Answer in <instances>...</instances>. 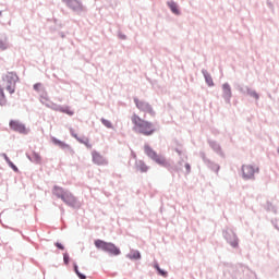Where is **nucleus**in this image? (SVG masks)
<instances>
[{
	"instance_id": "nucleus-14",
	"label": "nucleus",
	"mask_w": 279,
	"mask_h": 279,
	"mask_svg": "<svg viewBox=\"0 0 279 279\" xmlns=\"http://www.w3.org/2000/svg\"><path fill=\"white\" fill-rule=\"evenodd\" d=\"M68 5L72 8V10H82V4L77 0H69Z\"/></svg>"
},
{
	"instance_id": "nucleus-18",
	"label": "nucleus",
	"mask_w": 279,
	"mask_h": 279,
	"mask_svg": "<svg viewBox=\"0 0 279 279\" xmlns=\"http://www.w3.org/2000/svg\"><path fill=\"white\" fill-rule=\"evenodd\" d=\"M168 7L170 8L171 12H173V14H180V9H178V4L175 2L169 1Z\"/></svg>"
},
{
	"instance_id": "nucleus-21",
	"label": "nucleus",
	"mask_w": 279,
	"mask_h": 279,
	"mask_svg": "<svg viewBox=\"0 0 279 279\" xmlns=\"http://www.w3.org/2000/svg\"><path fill=\"white\" fill-rule=\"evenodd\" d=\"M222 90H223L225 97H231L232 90L230 89V85L223 84L222 85Z\"/></svg>"
},
{
	"instance_id": "nucleus-8",
	"label": "nucleus",
	"mask_w": 279,
	"mask_h": 279,
	"mask_svg": "<svg viewBox=\"0 0 279 279\" xmlns=\"http://www.w3.org/2000/svg\"><path fill=\"white\" fill-rule=\"evenodd\" d=\"M105 252H108L109 254H112L113 256H119V254H121V250H119V247H117L113 243H110V242H107Z\"/></svg>"
},
{
	"instance_id": "nucleus-33",
	"label": "nucleus",
	"mask_w": 279,
	"mask_h": 279,
	"mask_svg": "<svg viewBox=\"0 0 279 279\" xmlns=\"http://www.w3.org/2000/svg\"><path fill=\"white\" fill-rule=\"evenodd\" d=\"M4 159L8 162V165H10V162H12V160H10V158L8 157V155H4Z\"/></svg>"
},
{
	"instance_id": "nucleus-36",
	"label": "nucleus",
	"mask_w": 279,
	"mask_h": 279,
	"mask_svg": "<svg viewBox=\"0 0 279 279\" xmlns=\"http://www.w3.org/2000/svg\"><path fill=\"white\" fill-rule=\"evenodd\" d=\"M187 171H191V166L189 163L185 165Z\"/></svg>"
},
{
	"instance_id": "nucleus-16",
	"label": "nucleus",
	"mask_w": 279,
	"mask_h": 279,
	"mask_svg": "<svg viewBox=\"0 0 279 279\" xmlns=\"http://www.w3.org/2000/svg\"><path fill=\"white\" fill-rule=\"evenodd\" d=\"M31 160L32 162H36V165H40V162H43V157H40V154L38 153H33L31 155Z\"/></svg>"
},
{
	"instance_id": "nucleus-32",
	"label": "nucleus",
	"mask_w": 279,
	"mask_h": 279,
	"mask_svg": "<svg viewBox=\"0 0 279 279\" xmlns=\"http://www.w3.org/2000/svg\"><path fill=\"white\" fill-rule=\"evenodd\" d=\"M56 247H58L59 250H64V245H62L60 242L56 243Z\"/></svg>"
},
{
	"instance_id": "nucleus-9",
	"label": "nucleus",
	"mask_w": 279,
	"mask_h": 279,
	"mask_svg": "<svg viewBox=\"0 0 279 279\" xmlns=\"http://www.w3.org/2000/svg\"><path fill=\"white\" fill-rule=\"evenodd\" d=\"M144 151L149 158H151V160L158 155V153L150 148L149 145L144 146Z\"/></svg>"
},
{
	"instance_id": "nucleus-25",
	"label": "nucleus",
	"mask_w": 279,
	"mask_h": 279,
	"mask_svg": "<svg viewBox=\"0 0 279 279\" xmlns=\"http://www.w3.org/2000/svg\"><path fill=\"white\" fill-rule=\"evenodd\" d=\"M148 169H149V168H148L145 163H142V165L140 166V171H141L142 173H147Z\"/></svg>"
},
{
	"instance_id": "nucleus-13",
	"label": "nucleus",
	"mask_w": 279,
	"mask_h": 279,
	"mask_svg": "<svg viewBox=\"0 0 279 279\" xmlns=\"http://www.w3.org/2000/svg\"><path fill=\"white\" fill-rule=\"evenodd\" d=\"M153 160L157 162V165H160L161 167H167V159H165V157L161 155L157 154Z\"/></svg>"
},
{
	"instance_id": "nucleus-23",
	"label": "nucleus",
	"mask_w": 279,
	"mask_h": 279,
	"mask_svg": "<svg viewBox=\"0 0 279 279\" xmlns=\"http://www.w3.org/2000/svg\"><path fill=\"white\" fill-rule=\"evenodd\" d=\"M101 123H102V125H105V128H108L109 130L112 129V123L110 122V120L102 118Z\"/></svg>"
},
{
	"instance_id": "nucleus-34",
	"label": "nucleus",
	"mask_w": 279,
	"mask_h": 279,
	"mask_svg": "<svg viewBox=\"0 0 279 279\" xmlns=\"http://www.w3.org/2000/svg\"><path fill=\"white\" fill-rule=\"evenodd\" d=\"M252 96H253L255 99H258V94L252 93Z\"/></svg>"
},
{
	"instance_id": "nucleus-35",
	"label": "nucleus",
	"mask_w": 279,
	"mask_h": 279,
	"mask_svg": "<svg viewBox=\"0 0 279 279\" xmlns=\"http://www.w3.org/2000/svg\"><path fill=\"white\" fill-rule=\"evenodd\" d=\"M0 97H4L3 95V88L0 87Z\"/></svg>"
},
{
	"instance_id": "nucleus-6",
	"label": "nucleus",
	"mask_w": 279,
	"mask_h": 279,
	"mask_svg": "<svg viewBox=\"0 0 279 279\" xmlns=\"http://www.w3.org/2000/svg\"><path fill=\"white\" fill-rule=\"evenodd\" d=\"M92 160L94 165H98L99 167L108 165V160L105 159L97 150L92 151Z\"/></svg>"
},
{
	"instance_id": "nucleus-17",
	"label": "nucleus",
	"mask_w": 279,
	"mask_h": 279,
	"mask_svg": "<svg viewBox=\"0 0 279 279\" xmlns=\"http://www.w3.org/2000/svg\"><path fill=\"white\" fill-rule=\"evenodd\" d=\"M59 112H63V114H68L69 117H73L74 112L69 107H59L57 109Z\"/></svg>"
},
{
	"instance_id": "nucleus-26",
	"label": "nucleus",
	"mask_w": 279,
	"mask_h": 279,
	"mask_svg": "<svg viewBox=\"0 0 279 279\" xmlns=\"http://www.w3.org/2000/svg\"><path fill=\"white\" fill-rule=\"evenodd\" d=\"M205 77H206V82H207L208 86H213L214 85L213 77H210V76H205Z\"/></svg>"
},
{
	"instance_id": "nucleus-37",
	"label": "nucleus",
	"mask_w": 279,
	"mask_h": 279,
	"mask_svg": "<svg viewBox=\"0 0 279 279\" xmlns=\"http://www.w3.org/2000/svg\"><path fill=\"white\" fill-rule=\"evenodd\" d=\"M238 243L233 244L234 247H236Z\"/></svg>"
},
{
	"instance_id": "nucleus-5",
	"label": "nucleus",
	"mask_w": 279,
	"mask_h": 279,
	"mask_svg": "<svg viewBox=\"0 0 279 279\" xmlns=\"http://www.w3.org/2000/svg\"><path fill=\"white\" fill-rule=\"evenodd\" d=\"M9 125L11 130H13V132H19L20 134H25L27 132V130L25 129V124L21 123L17 120H11Z\"/></svg>"
},
{
	"instance_id": "nucleus-27",
	"label": "nucleus",
	"mask_w": 279,
	"mask_h": 279,
	"mask_svg": "<svg viewBox=\"0 0 279 279\" xmlns=\"http://www.w3.org/2000/svg\"><path fill=\"white\" fill-rule=\"evenodd\" d=\"M43 88V84H40V83H37V84H35L34 85V90H40Z\"/></svg>"
},
{
	"instance_id": "nucleus-20",
	"label": "nucleus",
	"mask_w": 279,
	"mask_h": 279,
	"mask_svg": "<svg viewBox=\"0 0 279 279\" xmlns=\"http://www.w3.org/2000/svg\"><path fill=\"white\" fill-rule=\"evenodd\" d=\"M64 190H62V187H58L54 186L53 187V195H56L57 197H59V199H62V195H64Z\"/></svg>"
},
{
	"instance_id": "nucleus-2",
	"label": "nucleus",
	"mask_w": 279,
	"mask_h": 279,
	"mask_svg": "<svg viewBox=\"0 0 279 279\" xmlns=\"http://www.w3.org/2000/svg\"><path fill=\"white\" fill-rule=\"evenodd\" d=\"M16 82H19V76L12 72H9L3 77V86L4 88L12 95L16 88Z\"/></svg>"
},
{
	"instance_id": "nucleus-12",
	"label": "nucleus",
	"mask_w": 279,
	"mask_h": 279,
	"mask_svg": "<svg viewBox=\"0 0 279 279\" xmlns=\"http://www.w3.org/2000/svg\"><path fill=\"white\" fill-rule=\"evenodd\" d=\"M52 143H54V145H58V147H61V149H71V146L56 137L52 138Z\"/></svg>"
},
{
	"instance_id": "nucleus-22",
	"label": "nucleus",
	"mask_w": 279,
	"mask_h": 279,
	"mask_svg": "<svg viewBox=\"0 0 279 279\" xmlns=\"http://www.w3.org/2000/svg\"><path fill=\"white\" fill-rule=\"evenodd\" d=\"M129 258H131V260H138L141 258V252L138 251H132L129 254Z\"/></svg>"
},
{
	"instance_id": "nucleus-1",
	"label": "nucleus",
	"mask_w": 279,
	"mask_h": 279,
	"mask_svg": "<svg viewBox=\"0 0 279 279\" xmlns=\"http://www.w3.org/2000/svg\"><path fill=\"white\" fill-rule=\"evenodd\" d=\"M131 121L134 124V131L144 136H151L156 132L154 124L147 120L142 119L138 114L134 113L131 117Z\"/></svg>"
},
{
	"instance_id": "nucleus-28",
	"label": "nucleus",
	"mask_w": 279,
	"mask_h": 279,
	"mask_svg": "<svg viewBox=\"0 0 279 279\" xmlns=\"http://www.w3.org/2000/svg\"><path fill=\"white\" fill-rule=\"evenodd\" d=\"M9 166L11 167V169H13V171H19V168L14 165V162L9 161Z\"/></svg>"
},
{
	"instance_id": "nucleus-30",
	"label": "nucleus",
	"mask_w": 279,
	"mask_h": 279,
	"mask_svg": "<svg viewBox=\"0 0 279 279\" xmlns=\"http://www.w3.org/2000/svg\"><path fill=\"white\" fill-rule=\"evenodd\" d=\"M63 260L65 263V265H69V254H63Z\"/></svg>"
},
{
	"instance_id": "nucleus-19",
	"label": "nucleus",
	"mask_w": 279,
	"mask_h": 279,
	"mask_svg": "<svg viewBox=\"0 0 279 279\" xmlns=\"http://www.w3.org/2000/svg\"><path fill=\"white\" fill-rule=\"evenodd\" d=\"M72 136L76 138V141H78V143H82L83 145H86L87 147H92L90 142L88 141V138H84L82 140L81 137L77 136V134L72 133Z\"/></svg>"
},
{
	"instance_id": "nucleus-24",
	"label": "nucleus",
	"mask_w": 279,
	"mask_h": 279,
	"mask_svg": "<svg viewBox=\"0 0 279 279\" xmlns=\"http://www.w3.org/2000/svg\"><path fill=\"white\" fill-rule=\"evenodd\" d=\"M74 271L78 276L80 279H86V276H84L80 270L77 269V266H74Z\"/></svg>"
},
{
	"instance_id": "nucleus-4",
	"label": "nucleus",
	"mask_w": 279,
	"mask_h": 279,
	"mask_svg": "<svg viewBox=\"0 0 279 279\" xmlns=\"http://www.w3.org/2000/svg\"><path fill=\"white\" fill-rule=\"evenodd\" d=\"M134 104L136 108L142 112H148L149 114H154V109L146 101L140 100L138 98H134Z\"/></svg>"
},
{
	"instance_id": "nucleus-11",
	"label": "nucleus",
	"mask_w": 279,
	"mask_h": 279,
	"mask_svg": "<svg viewBox=\"0 0 279 279\" xmlns=\"http://www.w3.org/2000/svg\"><path fill=\"white\" fill-rule=\"evenodd\" d=\"M52 143H54V145H58V147H61V149H71V146L56 137L52 138Z\"/></svg>"
},
{
	"instance_id": "nucleus-3",
	"label": "nucleus",
	"mask_w": 279,
	"mask_h": 279,
	"mask_svg": "<svg viewBox=\"0 0 279 279\" xmlns=\"http://www.w3.org/2000/svg\"><path fill=\"white\" fill-rule=\"evenodd\" d=\"M242 173L243 178H245L246 180H252V178H254V174L258 173V167L252 165H244L242 167Z\"/></svg>"
},
{
	"instance_id": "nucleus-10",
	"label": "nucleus",
	"mask_w": 279,
	"mask_h": 279,
	"mask_svg": "<svg viewBox=\"0 0 279 279\" xmlns=\"http://www.w3.org/2000/svg\"><path fill=\"white\" fill-rule=\"evenodd\" d=\"M144 151L149 158H151V160L158 155V153L150 148L149 145L144 146Z\"/></svg>"
},
{
	"instance_id": "nucleus-31",
	"label": "nucleus",
	"mask_w": 279,
	"mask_h": 279,
	"mask_svg": "<svg viewBox=\"0 0 279 279\" xmlns=\"http://www.w3.org/2000/svg\"><path fill=\"white\" fill-rule=\"evenodd\" d=\"M156 269L159 271L161 276H167V272L162 271L158 265H156Z\"/></svg>"
},
{
	"instance_id": "nucleus-15",
	"label": "nucleus",
	"mask_w": 279,
	"mask_h": 279,
	"mask_svg": "<svg viewBox=\"0 0 279 279\" xmlns=\"http://www.w3.org/2000/svg\"><path fill=\"white\" fill-rule=\"evenodd\" d=\"M107 245H108V242L106 241H102V240L95 241V246L97 247V250H102V252H106Z\"/></svg>"
},
{
	"instance_id": "nucleus-7",
	"label": "nucleus",
	"mask_w": 279,
	"mask_h": 279,
	"mask_svg": "<svg viewBox=\"0 0 279 279\" xmlns=\"http://www.w3.org/2000/svg\"><path fill=\"white\" fill-rule=\"evenodd\" d=\"M61 199L68 206H75V204H77V199L70 192H64V194L61 196Z\"/></svg>"
},
{
	"instance_id": "nucleus-29",
	"label": "nucleus",
	"mask_w": 279,
	"mask_h": 279,
	"mask_svg": "<svg viewBox=\"0 0 279 279\" xmlns=\"http://www.w3.org/2000/svg\"><path fill=\"white\" fill-rule=\"evenodd\" d=\"M0 49L3 51L5 49H8V46L5 45V43H3L2 40H0Z\"/></svg>"
}]
</instances>
